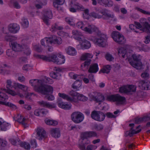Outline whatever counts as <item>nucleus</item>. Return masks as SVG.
<instances>
[{"label":"nucleus","instance_id":"1","mask_svg":"<svg viewBox=\"0 0 150 150\" xmlns=\"http://www.w3.org/2000/svg\"><path fill=\"white\" fill-rule=\"evenodd\" d=\"M29 83L34 87V89L36 91L44 95L51 93L53 91V88L50 86L43 84V81L41 80L34 79L30 80Z\"/></svg>","mask_w":150,"mask_h":150},{"label":"nucleus","instance_id":"2","mask_svg":"<svg viewBox=\"0 0 150 150\" xmlns=\"http://www.w3.org/2000/svg\"><path fill=\"white\" fill-rule=\"evenodd\" d=\"M111 36L114 40L119 44H124L126 42L124 37L118 31H113L111 33Z\"/></svg>","mask_w":150,"mask_h":150},{"label":"nucleus","instance_id":"3","mask_svg":"<svg viewBox=\"0 0 150 150\" xmlns=\"http://www.w3.org/2000/svg\"><path fill=\"white\" fill-rule=\"evenodd\" d=\"M107 39L106 36L105 34H101L100 35L99 38H95L93 37L91 38L90 40L98 46L103 47H105L106 44Z\"/></svg>","mask_w":150,"mask_h":150},{"label":"nucleus","instance_id":"4","mask_svg":"<svg viewBox=\"0 0 150 150\" xmlns=\"http://www.w3.org/2000/svg\"><path fill=\"white\" fill-rule=\"evenodd\" d=\"M6 88L4 89L3 90L6 93L11 95L12 96H15L18 94V92H16L13 90H15V88L14 86V83L12 84V81L10 79L7 80L6 82Z\"/></svg>","mask_w":150,"mask_h":150},{"label":"nucleus","instance_id":"5","mask_svg":"<svg viewBox=\"0 0 150 150\" xmlns=\"http://www.w3.org/2000/svg\"><path fill=\"white\" fill-rule=\"evenodd\" d=\"M91 115L93 119L100 122L103 121L105 117V115L103 112L96 110L93 111Z\"/></svg>","mask_w":150,"mask_h":150},{"label":"nucleus","instance_id":"6","mask_svg":"<svg viewBox=\"0 0 150 150\" xmlns=\"http://www.w3.org/2000/svg\"><path fill=\"white\" fill-rule=\"evenodd\" d=\"M71 118L75 123H79L83 121L84 117L82 113L79 112H75L71 115Z\"/></svg>","mask_w":150,"mask_h":150},{"label":"nucleus","instance_id":"7","mask_svg":"<svg viewBox=\"0 0 150 150\" xmlns=\"http://www.w3.org/2000/svg\"><path fill=\"white\" fill-rule=\"evenodd\" d=\"M132 57L135 62L133 61H130L129 63L132 66L137 69H141L142 68V65L139 57L135 54H133Z\"/></svg>","mask_w":150,"mask_h":150},{"label":"nucleus","instance_id":"8","mask_svg":"<svg viewBox=\"0 0 150 150\" xmlns=\"http://www.w3.org/2000/svg\"><path fill=\"white\" fill-rule=\"evenodd\" d=\"M136 89V87L134 85L125 86L120 87V88L119 91L121 93H128L131 92H135Z\"/></svg>","mask_w":150,"mask_h":150},{"label":"nucleus","instance_id":"9","mask_svg":"<svg viewBox=\"0 0 150 150\" xmlns=\"http://www.w3.org/2000/svg\"><path fill=\"white\" fill-rule=\"evenodd\" d=\"M34 56L35 57L41 59L44 61L49 62H52L55 63H56V60L57 57V56L55 54H52L49 57L35 54H34Z\"/></svg>","mask_w":150,"mask_h":150},{"label":"nucleus","instance_id":"10","mask_svg":"<svg viewBox=\"0 0 150 150\" xmlns=\"http://www.w3.org/2000/svg\"><path fill=\"white\" fill-rule=\"evenodd\" d=\"M52 12L51 10H46L44 12L42 19L43 21L47 25H49V20L52 18Z\"/></svg>","mask_w":150,"mask_h":150},{"label":"nucleus","instance_id":"11","mask_svg":"<svg viewBox=\"0 0 150 150\" xmlns=\"http://www.w3.org/2000/svg\"><path fill=\"white\" fill-rule=\"evenodd\" d=\"M46 137L45 130L42 128H38L37 131L36 138L39 140H42Z\"/></svg>","mask_w":150,"mask_h":150},{"label":"nucleus","instance_id":"12","mask_svg":"<svg viewBox=\"0 0 150 150\" xmlns=\"http://www.w3.org/2000/svg\"><path fill=\"white\" fill-rule=\"evenodd\" d=\"M57 103L58 106L62 108L65 110H69L71 108V104H68L62 102V99L61 98L58 99Z\"/></svg>","mask_w":150,"mask_h":150},{"label":"nucleus","instance_id":"13","mask_svg":"<svg viewBox=\"0 0 150 150\" xmlns=\"http://www.w3.org/2000/svg\"><path fill=\"white\" fill-rule=\"evenodd\" d=\"M138 86L144 90H150V82H146L144 80H140L139 82Z\"/></svg>","mask_w":150,"mask_h":150},{"label":"nucleus","instance_id":"14","mask_svg":"<svg viewBox=\"0 0 150 150\" xmlns=\"http://www.w3.org/2000/svg\"><path fill=\"white\" fill-rule=\"evenodd\" d=\"M50 39V44L53 43L54 44H57L59 45L62 42V40L60 37H57L55 36H52L49 37Z\"/></svg>","mask_w":150,"mask_h":150},{"label":"nucleus","instance_id":"15","mask_svg":"<svg viewBox=\"0 0 150 150\" xmlns=\"http://www.w3.org/2000/svg\"><path fill=\"white\" fill-rule=\"evenodd\" d=\"M102 14V17L103 19L105 20H109L114 18V15L112 13H110L108 10H104L100 12Z\"/></svg>","mask_w":150,"mask_h":150},{"label":"nucleus","instance_id":"16","mask_svg":"<svg viewBox=\"0 0 150 150\" xmlns=\"http://www.w3.org/2000/svg\"><path fill=\"white\" fill-rule=\"evenodd\" d=\"M38 103L41 106L48 108L50 109L54 108L56 107V105L54 103L50 104L49 102L44 100L39 101Z\"/></svg>","mask_w":150,"mask_h":150},{"label":"nucleus","instance_id":"17","mask_svg":"<svg viewBox=\"0 0 150 150\" xmlns=\"http://www.w3.org/2000/svg\"><path fill=\"white\" fill-rule=\"evenodd\" d=\"M58 96L59 97L64 99L66 100L67 101H70L72 103H77L78 101L76 99L71 98V97L64 93H59Z\"/></svg>","mask_w":150,"mask_h":150},{"label":"nucleus","instance_id":"18","mask_svg":"<svg viewBox=\"0 0 150 150\" xmlns=\"http://www.w3.org/2000/svg\"><path fill=\"white\" fill-rule=\"evenodd\" d=\"M8 29L10 32L15 33L19 30L20 27L19 25L16 23L10 24L9 25Z\"/></svg>","mask_w":150,"mask_h":150},{"label":"nucleus","instance_id":"19","mask_svg":"<svg viewBox=\"0 0 150 150\" xmlns=\"http://www.w3.org/2000/svg\"><path fill=\"white\" fill-rule=\"evenodd\" d=\"M129 126L130 127H132L131 128L129 132H126V136H129L130 137H131L133 136V134L138 133L141 131V129H140L137 131H136L135 130L133 129V127L134 126V124L133 123L130 124Z\"/></svg>","mask_w":150,"mask_h":150},{"label":"nucleus","instance_id":"20","mask_svg":"<svg viewBox=\"0 0 150 150\" xmlns=\"http://www.w3.org/2000/svg\"><path fill=\"white\" fill-rule=\"evenodd\" d=\"M99 69L98 65L97 63L91 64L90 65L88 71L91 73H96Z\"/></svg>","mask_w":150,"mask_h":150},{"label":"nucleus","instance_id":"21","mask_svg":"<svg viewBox=\"0 0 150 150\" xmlns=\"http://www.w3.org/2000/svg\"><path fill=\"white\" fill-rule=\"evenodd\" d=\"M98 29L93 25H89L85 27L83 30L86 33L89 34H91L93 33L96 31Z\"/></svg>","mask_w":150,"mask_h":150},{"label":"nucleus","instance_id":"22","mask_svg":"<svg viewBox=\"0 0 150 150\" xmlns=\"http://www.w3.org/2000/svg\"><path fill=\"white\" fill-rule=\"evenodd\" d=\"M12 49L14 51L20 52L22 51L23 46L18 44L16 42H12L11 43Z\"/></svg>","mask_w":150,"mask_h":150},{"label":"nucleus","instance_id":"23","mask_svg":"<svg viewBox=\"0 0 150 150\" xmlns=\"http://www.w3.org/2000/svg\"><path fill=\"white\" fill-rule=\"evenodd\" d=\"M92 98L93 100L97 102H102L105 99L104 96L99 93H97L96 96H93Z\"/></svg>","mask_w":150,"mask_h":150},{"label":"nucleus","instance_id":"24","mask_svg":"<svg viewBox=\"0 0 150 150\" xmlns=\"http://www.w3.org/2000/svg\"><path fill=\"white\" fill-rule=\"evenodd\" d=\"M143 28L140 29V30L145 32L146 33H150V24L148 22H145L142 24Z\"/></svg>","mask_w":150,"mask_h":150},{"label":"nucleus","instance_id":"25","mask_svg":"<svg viewBox=\"0 0 150 150\" xmlns=\"http://www.w3.org/2000/svg\"><path fill=\"white\" fill-rule=\"evenodd\" d=\"M50 133L52 136L55 138H58L60 136V131L58 128L52 129L50 130Z\"/></svg>","mask_w":150,"mask_h":150},{"label":"nucleus","instance_id":"26","mask_svg":"<svg viewBox=\"0 0 150 150\" xmlns=\"http://www.w3.org/2000/svg\"><path fill=\"white\" fill-rule=\"evenodd\" d=\"M66 52L67 54L71 56L75 55L77 53L75 49L71 46H69L67 48Z\"/></svg>","mask_w":150,"mask_h":150},{"label":"nucleus","instance_id":"27","mask_svg":"<svg viewBox=\"0 0 150 150\" xmlns=\"http://www.w3.org/2000/svg\"><path fill=\"white\" fill-rule=\"evenodd\" d=\"M27 119L20 115L18 116L17 119V121L20 124H21L25 128H26L28 126V125L26 123Z\"/></svg>","mask_w":150,"mask_h":150},{"label":"nucleus","instance_id":"28","mask_svg":"<svg viewBox=\"0 0 150 150\" xmlns=\"http://www.w3.org/2000/svg\"><path fill=\"white\" fill-rule=\"evenodd\" d=\"M91 59L86 60L81 65V69L83 71H85L88 69L89 66L91 64Z\"/></svg>","mask_w":150,"mask_h":150},{"label":"nucleus","instance_id":"29","mask_svg":"<svg viewBox=\"0 0 150 150\" xmlns=\"http://www.w3.org/2000/svg\"><path fill=\"white\" fill-rule=\"evenodd\" d=\"M115 98V101L117 102L118 103L120 104L124 103L125 100V97H122L118 94L116 95Z\"/></svg>","mask_w":150,"mask_h":150},{"label":"nucleus","instance_id":"30","mask_svg":"<svg viewBox=\"0 0 150 150\" xmlns=\"http://www.w3.org/2000/svg\"><path fill=\"white\" fill-rule=\"evenodd\" d=\"M6 54L8 57H15L16 56V53L12 49L7 50Z\"/></svg>","mask_w":150,"mask_h":150},{"label":"nucleus","instance_id":"31","mask_svg":"<svg viewBox=\"0 0 150 150\" xmlns=\"http://www.w3.org/2000/svg\"><path fill=\"white\" fill-rule=\"evenodd\" d=\"M93 55L88 53H85L82 55L81 57V60L85 61L91 59L93 57Z\"/></svg>","mask_w":150,"mask_h":150},{"label":"nucleus","instance_id":"32","mask_svg":"<svg viewBox=\"0 0 150 150\" xmlns=\"http://www.w3.org/2000/svg\"><path fill=\"white\" fill-rule=\"evenodd\" d=\"M64 57L62 55L60 54L57 57L56 63L58 64H64L65 62Z\"/></svg>","mask_w":150,"mask_h":150},{"label":"nucleus","instance_id":"33","mask_svg":"<svg viewBox=\"0 0 150 150\" xmlns=\"http://www.w3.org/2000/svg\"><path fill=\"white\" fill-rule=\"evenodd\" d=\"M19 145L21 147L26 150H29L30 149V144L28 143L21 142H19Z\"/></svg>","mask_w":150,"mask_h":150},{"label":"nucleus","instance_id":"34","mask_svg":"<svg viewBox=\"0 0 150 150\" xmlns=\"http://www.w3.org/2000/svg\"><path fill=\"white\" fill-rule=\"evenodd\" d=\"M118 53L123 58H125L127 52L126 50L123 47H120L118 49Z\"/></svg>","mask_w":150,"mask_h":150},{"label":"nucleus","instance_id":"35","mask_svg":"<svg viewBox=\"0 0 150 150\" xmlns=\"http://www.w3.org/2000/svg\"><path fill=\"white\" fill-rule=\"evenodd\" d=\"M14 86L15 88V90L17 87L22 89L24 91H26L27 89V86L18 83H14Z\"/></svg>","mask_w":150,"mask_h":150},{"label":"nucleus","instance_id":"36","mask_svg":"<svg viewBox=\"0 0 150 150\" xmlns=\"http://www.w3.org/2000/svg\"><path fill=\"white\" fill-rule=\"evenodd\" d=\"M50 39H49V37L45 38L41 40V45L45 46H49L50 44Z\"/></svg>","mask_w":150,"mask_h":150},{"label":"nucleus","instance_id":"37","mask_svg":"<svg viewBox=\"0 0 150 150\" xmlns=\"http://www.w3.org/2000/svg\"><path fill=\"white\" fill-rule=\"evenodd\" d=\"M50 76L52 78L56 79H59L61 76L60 74L58 72H52L50 74Z\"/></svg>","mask_w":150,"mask_h":150},{"label":"nucleus","instance_id":"38","mask_svg":"<svg viewBox=\"0 0 150 150\" xmlns=\"http://www.w3.org/2000/svg\"><path fill=\"white\" fill-rule=\"evenodd\" d=\"M0 104H2L9 106L13 110H16L17 109V107L15 105L10 102L6 103L0 101Z\"/></svg>","mask_w":150,"mask_h":150},{"label":"nucleus","instance_id":"39","mask_svg":"<svg viewBox=\"0 0 150 150\" xmlns=\"http://www.w3.org/2000/svg\"><path fill=\"white\" fill-rule=\"evenodd\" d=\"M111 69L110 66V65H107L104 66L103 68L101 69L99 73L102 72L103 73H108Z\"/></svg>","mask_w":150,"mask_h":150},{"label":"nucleus","instance_id":"40","mask_svg":"<svg viewBox=\"0 0 150 150\" xmlns=\"http://www.w3.org/2000/svg\"><path fill=\"white\" fill-rule=\"evenodd\" d=\"M63 29L62 27L61 26H59L56 24L52 25L51 27V30L52 32H54L58 30H62Z\"/></svg>","mask_w":150,"mask_h":150},{"label":"nucleus","instance_id":"41","mask_svg":"<svg viewBox=\"0 0 150 150\" xmlns=\"http://www.w3.org/2000/svg\"><path fill=\"white\" fill-rule=\"evenodd\" d=\"M45 123L47 125L55 126L57 125L58 122L55 120H48L45 121Z\"/></svg>","mask_w":150,"mask_h":150},{"label":"nucleus","instance_id":"42","mask_svg":"<svg viewBox=\"0 0 150 150\" xmlns=\"http://www.w3.org/2000/svg\"><path fill=\"white\" fill-rule=\"evenodd\" d=\"M81 86V83L79 80L77 79L72 85V87L74 89H77Z\"/></svg>","mask_w":150,"mask_h":150},{"label":"nucleus","instance_id":"43","mask_svg":"<svg viewBox=\"0 0 150 150\" xmlns=\"http://www.w3.org/2000/svg\"><path fill=\"white\" fill-rule=\"evenodd\" d=\"M22 51H23L24 53L27 55L30 54V53L28 47L25 45H23Z\"/></svg>","mask_w":150,"mask_h":150},{"label":"nucleus","instance_id":"44","mask_svg":"<svg viewBox=\"0 0 150 150\" xmlns=\"http://www.w3.org/2000/svg\"><path fill=\"white\" fill-rule=\"evenodd\" d=\"M76 99L78 101L76 103H78V100L82 101H85L87 100V98L82 94H80L79 93V95H78Z\"/></svg>","mask_w":150,"mask_h":150},{"label":"nucleus","instance_id":"45","mask_svg":"<svg viewBox=\"0 0 150 150\" xmlns=\"http://www.w3.org/2000/svg\"><path fill=\"white\" fill-rule=\"evenodd\" d=\"M82 45L84 48L86 49L89 48L91 46V45L89 42L87 40H84L82 43Z\"/></svg>","mask_w":150,"mask_h":150},{"label":"nucleus","instance_id":"46","mask_svg":"<svg viewBox=\"0 0 150 150\" xmlns=\"http://www.w3.org/2000/svg\"><path fill=\"white\" fill-rule=\"evenodd\" d=\"M81 137L82 141H84L85 139H88L89 137L88 132H82L81 134Z\"/></svg>","mask_w":150,"mask_h":150},{"label":"nucleus","instance_id":"47","mask_svg":"<svg viewBox=\"0 0 150 150\" xmlns=\"http://www.w3.org/2000/svg\"><path fill=\"white\" fill-rule=\"evenodd\" d=\"M21 24L23 27L26 28L28 26L29 23L27 19L24 18L22 19Z\"/></svg>","mask_w":150,"mask_h":150},{"label":"nucleus","instance_id":"48","mask_svg":"<svg viewBox=\"0 0 150 150\" xmlns=\"http://www.w3.org/2000/svg\"><path fill=\"white\" fill-rule=\"evenodd\" d=\"M69 93V95L72 96L71 98H75L76 99H77V97L78 96V95H79V93L73 90L71 91ZM76 100H77V99Z\"/></svg>","mask_w":150,"mask_h":150},{"label":"nucleus","instance_id":"49","mask_svg":"<svg viewBox=\"0 0 150 150\" xmlns=\"http://www.w3.org/2000/svg\"><path fill=\"white\" fill-rule=\"evenodd\" d=\"M135 9L137 10V11L140 12L146 15H150V12L146 11H145L141 8H139L138 7H136L135 8Z\"/></svg>","mask_w":150,"mask_h":150},{"label":"nucleus","instance_id":"50","mask_svg":"<svg viewBox=\"0 0 150 150\" xmlns=\"http://www.w3.org/2000/svg\"><path fill=\"white\" fill-rule=\"evenodd\" d=\"M107 1L104 5L105 7H110L113 6V3L112 1L111 0H107Z\"/></svg>","mask_w":150,"mask_h":150},{"label":"nucleus","instance_id":"51","mask_svg":"<svg viewBox=\"0 0 150 150\" xmlns=\"http://www.w3.org/2000/svg\"><path fill=\"white\" fill-rule=\"evenodd\" d=\"M5 40L8 42H11L14 39V37L11 35H6L4 37Z\"/></svg>","mask_w":150,"mask_h":150},{"label":"nucleus","instance_id":"52","mask_svg":"<svg viewBox=\"0 0 150 150\" xmlns=\"http://www.w3.org/2000/svg\"><path fill=\"white\" fill-rule=\"evenodd\" d=\"M90 16L95 18H100L102 17L101 15H100L94 12L91 13Z\"/></svg>","mask_w":150,"mask_h":150},{"label":"nucleus","instance_id":"53","mask_svg":"<svg viewBox=\"0 0 150 150\" xmlns=\"http://www.w3.org/2000/svg\"><path fill=\"white\" fill-rule=\"evenodd\" d=\"M82 36V33L79 32L78 33L76 34V35L74 36V37L75 39L80 41L81 40V37Z\"/></svg>","mask_w":150,"mask_h":150},{"label":"nucleus","instance_id":"54","mask_svg":"<svg viewBox=\"0 0 150 150\" xmlns=\"http://www.w3.org/2000/svg\"><path fill=\"white\" fill-rule=\"evenodd\" d=\"M116 97L115 95H111L108 96L107 98V100L109 101H112L115 102Z\"/></svg>","mask_w":150,"mask_h":150},{"label":"nucleus","instance_id":"55","mask_svg":"<svg viewBox=\"0 0 150 150\" xmlns=\"http://www.w3.org/2000/svg\"><path fill=\"white\" fill-rule=\"evenodd\" d=\"M105 58L107 60L109 61H111L114 59L112 56L109 53H107L106 54Z\"/></svg>","mask_w":150,"mask_h":150},{"label":"nucleus","instance_id":"56","mask_svg":"<svg viewBox=\"0 0 150 150\" xmlns=\"http://www.w3.org/2000/svg\"><path fill=\"white\" fill-rule=\"evenodd\" d=\"M44 81L45 83L49 84H52L53 82L52 80L49 78L45 77L44 79Z\"/></svg>","mask_w":150,"mask_h":150},{"label":"nucleus","instance_id":"57","mask_svg":"<svg viewBox=\"0 0 150 150\" xmlns=\"http://www.w3.org/2000/svg\"><path fill=\"white\" fill-rule=\"evenodd\" d=\"M75 8L77 10H80L81 11H83L84 9L83 6L79 3H77L75 4Z\"/></svg>","mask_w":150,"mask_h":150},{"label":"nucleus","instance_id":"58","mask_svg":"<svg viewBox=\"0 0 150 150\" xmlns=\"http://www.w3.org/2000/svg\"><path fill=\"white\" fill-rule=\"evenodd\" d=\"M34 113V115L37 116H41V109L35 110Z\"/></svg>","mask_w":150,"mask_h":150},{"label":"nucleus","instance_id":"59","mask_svg":"<svg viewBox=\"0 0 150 150\" xmlns=\"http://www.w3.org/2000/svg\"><path fill=\"white\" fill-rule=\"evenodd\" d=\"M7 97L5 94L0 91V100H4L7 98Z\"/></svg>","mask_w":150,"mask_h":150},{"label":"nucleus","instance_id":"60","mask_svg":"<svg viewBox=\"0 0 150 150\" xmlns=\"http://www.w3.org/2000/svg\"><path fill=\"white\" fill-rule=\"evenodd\" d=\"M76 26L79 28H80L83 30L84 28L83 22L81 21L78 22L76 23Z\"/></svg>","mask_w":150,"mask_h":150},{"label":"nucleus","instance_id":"61","mask_svg":"<svg viewBox=\"0 0 150 150\" xmlns=\"http://www.w3.org/2000/svg\"><path fill=\"white\" fill-rule=\"evenodd\" d=\"M8 126V124L5 122H3V124L1 126V130L2 131H6V127Z\"/></svg>","mask_w":150,"mask_h":150},{"label":"nucleus","instance_id":"62","mask_svg":"<svg viewBox=\"0 0 150 150\" xmlns=\"http://www.w3.org/2000/svg\"><path fill=\"white\" fill-rule=\"evenodd\" d=\"M32 67L29 64L25 65L23 66L22 68L23 70L26 71H28V70L30 69Z\"/></svg>","mask_w":150,"mask_h":150},{"label":"nucleus","instance_id":"63","mask_svg":"<svg viewBox=\"0 0 150 150\" xmlns=\"http://www.w3.org/2000/svg\"><path fill=\"white\" fill-rule=\"evenodd\" d=\"M97 147L96 146L93 145H89L86 147V149L87 150H92L95 149H96Z\"/></svg>","mask_w":150,"mask_h":150},{"label":"nucleus","instance_id":"64","mask_svg":"<svg viewBox=\"0 0 150 150\" xmlns=\"http://www.w3.org/2000/svg\"><path fill=\"white\" fill-rule=\"evenodd\" d=\"M141 76L143 79H147L149 78V74L147 72H144L141 74Z\"/></svg>","mask_w":150,"mask_h":150}]
</instances>
